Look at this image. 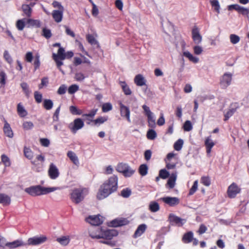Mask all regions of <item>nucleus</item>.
Listing matches in <instances>:
<instances>
[{
    "instance_id": "17",
    "label": "nucleus",
    "mask_w": 249,
    "mask_h": 249,
    "mask_svg": "<svg viewBox=\"0 0 249 249\" xmlns=\"http://www.w3.org/2000/svg\"><path fill=\"white\" fill-rule=\"evenodd\" d=\"M192 38L196 44H198L202 41V36L199 33V30L196 26L192 29Z\"/></svg>"
},
{
    "instance_id": "26",
    "label": "nucleus",
    "mask_w": 249,
    "mask_h": 249,
    "mask_svg": "<svg viewBox=\"0 0 249 249\" xmlns=\"http://www.w3.org/2000/svg\"><path fill=\"white\" fill-rule=\"evenodd\" d=\"M67 156L72 161L73 164L78 165L79 164V160L76 154L71 151H69L67 153Z\"/></svg>"
},
{
    "instance_id": "30",
    "label": "nucleus",
    "mask_w": 249,
    "mask_h": 249,
    "mask_svg": "<svg viewBox=\"0 0 249 249\" xmlns=\"http://www.w3.org/2000/svg\"><path fill=\"white\" fill-rule=\"evenodd\" d=\"M193 239V233L192 231H189L183 235L182 241L185 243L191 242Z\"/></svg>"
},
{
    "instance_id": "1",
    "label": "nucleus",
    "mask_w": 249,
    "mask_h": 249,
    "mask_svg": "<svg viewBox=\"0 0 249 249\" xmlns=\"http://www.w3.org/2000/svg\"><path fill=\"white\" fill-rule=\"evenodd\" d=\"M118 188V178L113 176L106 180L100 187L97 195L99 200L103 199L115 192Z\"/></svg>"
},
{
    "instance_id": "57",
    "label": "nucleus",
    "mask_w": 249,
    "mask_h": 249,
    "mask_svg": "<svg viewBox=\"0 0 249 249\" xmlns=\"http://www.w3.org/2000/svg\"><path fill=\"white\" fill-rule=\"evenodd\" d=\"M42 36L47 39L50 38L52 36L51 30L45 28H43Z\"/></svg>"
},
{
    "instance_id": "10",
    "label": "nucleus",
    "mask_w": 249,
    "mask_h": 249,
    "mask_svg": "<svg viewBox=\"0 0 249 249\" xmlns=\"http://www.w3.org/2000/svg\"><path fill=\"white\" fill-rule=\"evenodd\" d=\"M119 106L121 116L123 118H126L127 121L129 123H130V111L129 108L124 105L121 102L119 103Z\"/></svg>"
},
{
    "instance_id": "47",
    "label": "nucleus",
    "mask_w": 249,
    "mask_h": 249,
    "mask_svg": "<svg viewBox=\"0 0 249 249\" xmlns=\"http://www.w3.org/2000/svg\"><path fill=\"white\" fill-rule=\"evenodd\" d=\"M1 161L4 164L5 167H9L11 165L10 159L5 154H2L1 156Z\"/></svg>"
},
{
    "instance_id": "24",
    "label": "nucleus",
    "mask_w": 249,
    "mask_h": 249,
    "mask_svg": "<svg viewBox=\"0 0 249 249\" xmlns=\"http://www.w3.org/2000/svg\"><path fill=\"white\" fill-rule=\"evenodd\" d=\"M11 198L7 195L4 194H0V203L3 205H8L10 204Z\"/></svg>"
},
{
    "instance_id": "48",
    "label": "nucleus",
    "mask_w": 249,
    "mask_h": 249,
    "mask_svg": "<svg viewBox=\"0 0 249 249\" xmlns=\"http://www.w3.org/2000/svg\"><path fill=\"white\" fill-rule=\"evenodd\" d=\"M135 172V170L132 169L129 165L126 167L123 175L125 177H131Z\"/></svg>"
},
{
    "instance_id": "23",
    "label": "nucleus",
    "mask_w": 249,
    "mask_h": 249,
    "mask_svg": "<svg viewBox=\"0 0 249 249\" xmlns=\"http://www.w3.org/2000/svg\"><path fill=\"white\" fill-rule=\"evenodd\" d=\"M134 82L138 86H142L145 85V80L141 74H138L135 77Z\"/></svg>"
},
{
    "instance_id": "41",
    "label": "nucleus",
    "mask_w": 249,
    "mask_h": 249,
    "mask_svg": "<svg viewBox=\"0 0 249 249\" xmlns=\"http://www.w3.org/2000/svg\"><path fill=\"white\" fill-rule=\"evenodd\" d=\"M157 136L156 132L153 129H149L147 132L146 137L148 139L150 140H154Z\"/></svg>"
},
{
    "instance_id": "13",
    "label": "nucleus",
    "mask_w": 249,
    "mask_h": 249,
    "mask_svg": "<svg viewBox=\"0 0 249 249\" xmlns=\"http://www.w3.org/2000/svg\"><path fill=\"white\" fill-rule=\"evenodd\" d=\"M102 229L98 227H91L89 229V236L92 239H101Z\"/></svg>"
},
{
    "instance_id": "28",
    "label": "nucleus",
    "mask_w": 249,
    "mask_h": 249,
    "mask_svg": "<svg viewBox=\"0 0 249 249\" xmlns=\"http://www.w3.org/2000/svg\"><path fill=\"white\" fill-rule=\"evenodd\" d=\"M17 111L20 117H24L28 114L27 111L20 103L18 104L17 106Z\"/></svg>"
},
{
    "instance_id": "46",
    "label": "nucleus",
    "mask_w": 249,
    "mask_h": 249,
    "mask_svg": "<svg viewBox=\"0 0 249 249\" xmlns=\"http://www.w3.org/2000/svg\"><path fill=\"white\" fill-rule=\"evenodd\" d=\"M24 154L28 159L31 160L33 158V153L32 150L26 147L24 148Z\"/></svg>"
},
{
    "instance_id": "60",
    "label": "nucleus",
    "mask_w": 249,
    "mask_h": 249,
    "mask_svg": "<svg viewBox=\"0 0 249 249\" xmlns=\"http://www.w3.org/2000/svg\"><path fill=\"white\" fill-rule=\"evenodd\" d=\"M33 123L31 121H26L23 123V127L25 130H30L34 127Z\"/></svg>"
},
{
    "instance_id": "21",
    "label": "nucleus",
    "mask_w": 249,
    "mask_h": 249,
    "mask_svg": "<svg viewBox=\"0 0 249 249\" xmlns=\"http://www.w3.org/2000/svg\"><path fill=\"white\" fill-rule=\"evenodd\" d=\"M3 131L6 136L9 138H12L13 137L14 134L12 130L10 127V124L6 120H4Z\"/></svg>"
},
{
    "instance_id": "64",
    "label": "nucleus",
    "mask_w": 249,
    "mask_h": 249,
    "mask_svg": "<svg viewBox=\"0 0 249 249\" xmlns=\"http://www.w3.org/2000/svg\"><path fill=\"white\" fill-rule=\"evenodd\" d=\"M67 89V87L65 85L63 84L61 85L57 90V94L59 95L64 94L66 92Z\"/></svg>"
},
{
    "instance_id": "18",
    "label": "nucleus",
    "mask_w": 249,
    "mask_h": 249,
    "mask_svg": "<svg viewBox=\"0 0 249 249\" xmlns=\"http://www.w3.org/2000/svg\"><path fill=\"white\" fill-rule=\"evenodd\" d=\"M177 178V172L172 173L169 177L166 186H168L169 189H173L176 185V181Z\"/></svg>"
},
{
    "instance_id": "22",
    "label": "nucleus",
    "mask_w": 249,
    "mask_h": 249,
    "mask_svg": "<svg viewBox=\"0 0 249 249\" xmlns=\"http://www.w3.org/2000/svg\"><path fill=\"white\" fill-rule=\"evenodd\" d=\"M147 117V121L148 123V126L151 128H155L156 124V117L153 113L146 116Z\"/></svg>"
},
{
    "instance_id": "44",
    "label": "nucleus",
    "mask_w": 249,
    "mask_h": 249,
    "mask_svg": "<svg viewBox=\"0 0 249 249\" xmlns=\"http://www.w3.org/2000/svg\"><path fill=\"white\" fill-rule=\"evenodd\" d=\"M183 144V141L179 139L176 141L174 144V148L177 151H179L181 149Z\"/></svg>"
},
{
    "instance_id": "34",
    "label": "nucleus",
    "mask_w": 249,
    "mask_h": 249,
    "mask_svg": "<svg viewBox=\"0 0 249 249\" xmlns=\"http://www.w3.org/2000/svg\"><path fill=\"white\" fill-rule=\"evenodd\" d=\"M149 209L152 212H157L160 210L159 204L156 201H151L150 203Z\"/></svg>"
},
{
    "instance_id": "35",
    "label": "nucleus",
    "mask_w": 249,
    "mask_h": 249,
    "mask_svg": "<svg viewBox=\"0 0 249 249\" xmlns=\"http://www.w3.org/2000/svg\"><path fill=\"white\" fill-rule=\"evenodd\" d=\"M120 85L125 95H129L131 94V89L125 82H120Z\"/></svg>"
},
{
    "instance_id": "53",
    "label": "nucleus",
    "mask_w": 249,
    "mask_h": 249,
    "mask_svg": "<svg viewBox=\"0 0 249 249\" xmlns=\"http://www.w3.org/2000/svg\"><path fill=\"white\" fill-rule=\"evenodd\" d=\"M236 111L235 108H231L225 114L224 117L225 118L224 120L225 121H227L231 116L233 115V114L234 113V112Z\"/></svg>"
},
{
    "instance_id": "2",
    "label": "nucleus",
    "mask_w": 249,
    "mask_h": 249,
    "mask_svg": "<svg viewBox=\"0 0 249 249\" xmlns=\"http://www.w3.org/2000/svg\"><path fill=\"white\" fill-rule=\"evenodd\" d=\"M59 189V187H45L40 185L26 188L25 192L32 196L46 195Z\"/></svg>"
},
{
    "instance_id": "40",
    "label": "nucleus",
    "mask_w": 249,
    "mask_h": 249,
    "mask_svg": "<svg viewBox=\"0 0 249 249\" xmlns=\"http://www.w3.org/2000/svg\"><path fill=\"white\" fill-rule=\"evenodd\" d=\"M139 172L142 176L146 175L148 172L147 165L145 164L141 165L139 168Z\"/></svg>"
},
{
    "instance_id": "49",
    "label": "nucleus",
    "mask_w": 249,
    "mask_h": 249,
    "mask_svg": "<svg viewBox=\"0 0 249 249\" xmlns=\"http://www.w3.org/2000/svg\"><path fill=\"white\" fill-rule=\"evenodd\" d=\"M159 176L160 178L162 179H166L169 177L170 176L169 172H168L166 169H161L159 171Z\"/></svg>"
},
{
    "instance_id": "45",
    "label": "nucleus",
    "mask_w": 249,
    "mask_h": 249,
    "mask_svg": "<svg viewBox=\"0 0 249 249\" xmlns=\"http://www.w3.org/2000/svg\"><path fill=\"white\" fill-rule=\"evenodd\" d=\"M25 18L19 19L17 21L16 27L19 31L23 30L25 27Z\"/></svg>"
},
{
    "instance_id": "14",
    "label": "nucleus",
    "mask_w": 249,
    "mask_h": 249,
    "mask_svg": "<svg viewBox=\"0 0 249 249\" xmlns=\"http://www.w3.org/2000/svg\"><path fill=\"white\" fill-rule=\"evenodd\" d=\"M128 223L129 221L126 218H116L110 222L109 226L112 227H118L126 225Z\"/></svg>"
},
{
    "instance_id": "6",
    "label": "nucleus",
    "mask_w": 249,
    "mask_h": 249,
    "mask_svg": "<svg viewBox=\"0 0 249 249\" xmlns=\"http://www.w3.org/2000/svg\"><path fill=\"white\" fill-rule=\"evenodd\" d=\"M228 9L229 11L235 10L239 14L249 18V8H245L237 4H235L229 5L228 6Z\"/></svg>"
},
{
    "instance_id": "12",
    "label": "nucleus",
    "mask_w": 249,
    "mask_h": 249,
    "mask_svg": "<svg viewBox=\"0 0 249 249\" xmlns=\"http://www.w3.org/2000/svg\"><path fill=\"white\" fill-rule=\"evenodd\" d=\"M168 220L172 225H176L178 226H182L186 222L185 220L182 219L173 213H170L169 214Z\"/></svg>"
},
{
    "instance_id": "3",
    "label": "nucleus",
    "mask_w": 249,
    "mask_h": 249,
    "mask_svg": "<svg viewBox=\"0 0 249 249\" xmlns=\"http://www.w3.org/2000/svg\"><path fill=\"white\" fill-rule=\"evenodd\" d=\"M88 193V190L86 188H75L71 194V198L72 202L78 204L83 201Z\"/></svg>"
},
{
    "instance_id": "8",
    "label": "nucleus",
    "mask_w": 249,
    "mask_h": 249,
    "mask_svg": "<svg viewBox=\"0 0 249 249\" xmlns=\"http://www.w3.org/2000/svg\"><path fill=\"white\" fill-rule=\"evenodd\" d=\"M86 221L91 225L99 226L104 221V218L100 215H90L86 218Z\"/></svg>"
},
{
    "instance_id": "32",
    "label": "nucleus",
    "mask_w": 249,
    "mask_h": 249,
    "mask_svg": "<svg viewBox=\"0 0 249 249\" xmlns=\"http://www.w3.org/2000/svg\"><path fill=\"white\" fill-rule=\"evenodd\" d=\"M20 87L27 97L30 96L31 90L29 89V86L26 82H23L20 84Z\"/></svg>"
},
{
    "instance_id": "51",
    "label": "nucleus",
    "mask_w": 249,
    "mask_h": 249,
    "mask_svg": "<svg viewBox=\"0 0 249 249\" xmlns=\"http://www.w3.org/2000/svg\"><path fill=\"white\" fill-rule=\"evenodd\" d=\"M79 90V86L76 84H73L69 87L68 88V92L70 94H72L75 93Z\"/></svg>"
},
{
    "instance_id": "61",
    "label": "nucleus",
    "mask_w": 249,
    "mask_h": 249,
    "mask_svg": "<svg viewBox=\"0 0 249 249\" xmlns=\"http://www.w3.org/2000/svg\"><path fill=\"white\" fill-rule=\"evenodd\" d=\"M183 129L186 131H190L193 129L191 122L190 121L187 120L185 121L183 125Z\"/></svg>"
},
{
    "instance_id": "19",
    "label": "nucleus",
    "mask_w": 249,
    "mask_h": 249,
    "mask_svg": "<svg viewBox=\"0 0 249 249\" xmlns=\"http://www.w3.org/2000/svg\"><path fill=\"white\" fill-rule=\"evenodd\" d=\"M147 226L145 224L140 225L136 230L133 237L136 238L141 236L145 231Z\"/></svg>"
},
{
    "instance_id": "56",
    "label": "nucleus",
    "mask_w": 249,
    "mask_h": 249,
    "mask_svg": "<svg viewBox=\"0 0 249 249\" xmlns=\"http://www.w3.org/2000/svg\"><path fill=\"white\" fill-rule=\"evenodd\" d=\"M230 38L231 43L233 44H237L240 41L239 36L234 34H231L230 36Z\"/></svg>"
},
{
    "instance_id": "63",
    "label": "nucleus",
    "mask_w": 249,
    "mask_h": 249,
    "mask_svg": "<svg viewBox=\"0 0 249 249\" xmlns=\"http://www.w3.org/2000/svg\"><path fill=\"white\" fill-rule=\"evenodd\" d=\"M34 59L33 53L31 52H27L25 55V60L27 62L31 63Z\"/></svg>"
},
{
    "instance_id": "55",
    "label": "nucleus",
    "mask_w": 249,
    "mask_h": 249,
    "mask_svg": "<svg viewBox=\"0 0 249 249\" xmlns=\"http://www.w3.org/2000/svg\"><path fill=\"white\" fill-rule=\"evenodd\" d=\"M212 6L214 7V10L218 13H219L220 5L217 0H211L210 1Z\"/></svg>"
},
{
    "instance_id": "20",
    "label": "nucleus",
    "mask_w": 249,
    "mask_h": 249,
    "mask_svg": "<svg viewBox=\"0 0 249 249\" xmlns=\"http://www.w3.org/2000/svg\"><path fill=\"white\" fill-rule=\"evenodd\" d=\"M63 10H53L52 16L55 22L59 23L62 21Z\"/></svg>"
},
{
    "instance_id": "36",
    "label": "nucleus",
    "mask_w": 249,
    "mask_h": 249,
    "mask_svg": "<svg viewBox=\"0 0 249 249\" xmlns=\"http://www.w3.org/2000/svg\"><path fill=\"white\" fill-rule=\"evenodd\" d=\"M107 120V117L101 116L97 118L96 119L92 121L95 125L99 126L101 124H103Z\"/></svg>"
},
{
    "instance_id": "62",
    "label": "nucleus",
    "mask_w": 249,
    "mask_h": 249,
    "mask_svg": "<svg viewBox=\"0 0 249 249\" xmlns=\"http://www.w3.org/2000/svg\"><path fill=\"white\" fill-rule=\"evenodd\" d=\"M198 187V181L196 180L194 181V184L190 189L189 193L190 196L193 195L196 191Z\"/></svg>"
},
{
    "instance_id": "39",
    "label": "nucleus",
    "mask_w": 249,
    "mask_h": 249,
    "mask_svg": "<svg viewBox=\"0 0 249 249\" xmlns=\"http://www.w3.org/2000/svg\"><path fill=\"white\" fill-rule=\"evenodd\" d=\"M69 110L70 112L74 115H80L82 114V111L76 107L71 106L70 107Z\"/></svg>"
},
{
    "instance_id": "50",
    "label": "nucleus",
    "mask_w": 249,
    "mask_h": 249,
    "mask_svg": "<svg viewBox=\"0 0 249 249\" xmlns=\"http://www.w3.org/2000/svg\"><path fill=\"white\" fill-rule=\"evenodd\" d=\"M131 194V191L130 189L126 188L122 190L121 195L124 198H128Z\"/></svg>"
},
{
    "instance_id": "5",
    "label": "nucleus",
    "mask_w": 249,
    "mask_h": 249,
    "mask_svg": "<svg viewBox=\"0 0 249 249\" xmlns=\"http://www.w3.org/2000/svg\"><path fill=\"white\" fill-rule=\"evenodd\" d=\"M232 74L230 72H225L220 77V86L221 89H226L229 86L231 82Z\"/></svg>"
},
{
    "instance_id": "42",
    "label": "nucleus",
    "mask_w": 249,
    "mask_h": 249,
    "mask_svg": "<svg viewBox=\"0 0 249 249\" xmlns=\"http://www.w3.org/2000/svg\"><path fill=\"white\" fill-rule=\"evenodd\" d=\"M86 38L89 43H90L92 45H97L99 46V43L98 41L96 40L94 37L90 34H88L86 36Z\"/></svg>"
},
{
    "instance_id": "29",
    "label": "nucleus",
    "mask_w": 249,
    "mask_h": 249,
    "mask_svg": "<svg viewBox=\"0 0 249 249\" xmlns=\"http://www.w3.org/2000/svg\"><path fill=\"white\" fill-rule=\"evenodd\" d=\"M65 50L62 47H60L58 50L57 54L53 53V57H59L61 60H64L66 58Z\"/></svg>"
},
{
    "instance_id": "37",
    "label": "nucleus",
    "mask_w": 249,
    "mask_h": 249,
    "mask_svg": "<svg viewBox=\"0 0 249 249\" xmlns=\"http://www.w3.org/2000/svg\"><path fill=\"white\" fill-rule=\"evenodd\" d=\"M56 241L60 244L66 246L69 243L70 239L69 236H64L59 238H57Z\"/></svg>"
},
{
    "instance_id": "33",
    "label": "nucleus",
    "mask_w": 249,
    "mask_h": 249,
    "mask_svg": "<svg viewBox=\"0 0 249 249\" xmlns=\"http://www.w3.org/2000/svg\"><path fill=\"white\" fill-rule=\"evenodd\" d=\"M27 23L29 25V26L36 28H39L41 26L40 20L37 19L29 18L27 20Z\"/></svg>"
},
{
    "instance_id": "16",
    "label": "nucleus",
    "mask_w": 249,
    "mask_h": 249,
    "mask_svg": "<svg viewBox=\"0 0 249 249\" xmlns=\"http://www.w3.org/2000/svg\"><path fill=\"white\" fill-rule=\"evenodd\" d=\"M48 175L52 179L57 178L59 175V172L57 167L53 164L51 163L48 170Z\"/></svg>"
},
{
    "instance_id": "58",
    "label": "nucleus",
    "mask_w": 249,
    "mask_h": 249,
    "mask_svg": "<svg viewBox=\"0 0 249 249\" xmlns=\"http://www.w3.org/2000/svg\"><path fill=\"white\" fill-rule=\"evenodd\" d=\"M60 106H59L55 110L53 116V122H58L59 121V115L60 111Z\"/></svg>"
},
{
    "instance_id": "52",
    "label": "nucleus",
    "mask_w": 249,
    "mask_h": 249,
    "mask_svg": "<svg viewBox=\"0 0 249 249\" xmlns=\"http://www.w3.org/2000/svg\"><path fill=\"white\" fill-rule=\"evenodd\" d=\"M128 166V165L126 163H120L117 165L116 170L119 172L123 174Z\"/></svg>"
},
{
    "instance_id": "9",
    "label": "nucleus",
    "mask_w": 249,
    "mask_h": 249,
    "mask_svg": "<svg viewBox=\"0 0 249 249\" xmlns=\"http://www.w3.org/2000/svg\"><path fill=\"white\" fill-rule=\"evenodd\" d=\"M241 189L235 183H231L228 187L227 194L229 197L234 198L240 192Z\"/></svg>"
},
{
    "instance_id": "15",
    "label": "nucleus",
    "mask_w": 249,
    "mask_h": 249,
    "mask_svg": "<svg viewBox=\"0 0 249 249\" xmlns=\"http://www.w3.org/2000/svg\"><path fill=\"white\" fill-rule=\"evenodd\" d=\"M118 234V231L114 229L107 230L104 231L102 230L101 236H103L102 238L107 240H111L113 237L117 236Z\"/></svg>"
},
{
    "instance_id": "7",
    "label": "nucleus",
    "mask_w": 249,
    "mask_h": 249,
    "mask_svg": "<svg viewBox=\"0 0 249 249\" xmlns=\"http://www.w3.org/2000/svg\"><path fill=\"white\" fill-rule=\"evenodd\" d=\"M47 240V237L45 235L34 236L28 239V245L32 246L39 245L45 242Z\"/></svg>"
},
{
    "instance_id": "11",
    "label": "nucleus",
    "mask_w": 249,
    "mask_h": 249,
    "mask_svg": "<svg viewBox=\"0 0 249 249\" xmlns=\"http://www.w3.org/2000/svg\"><path fill=\"white\" fill-rule=\"evenodd\" d=\"M160 200L171 207H174L178 205L180 202L179 199L177 197H161Z\"/></svg>"
},
{
    "instance_id": "4",
    "label": "nucleus",
    "mask_w": 249,
    "mask_h": 249,
    "mask_svg": "<svg viewBox=\"0 0 249 249\" xmlns=\"http://www.w3.org/2000/svg\"><path fill=\"white\" fill-rule=\"evenodd\" d=\"M84 126V121L80 118H76L69 124L68 128L72 133L75 134L78 130L82 128Z\"/></svg>"
},
{
    "instance_id": "54",
    "label": "nucleus",
    "mask_w": 249,
    "mask_h": 249,
    "mask_svg": "<svg viewBox=\"0 0 249 249\" xmlns=\"http://www.w3.org/2000/svg\"><path fill=\"white\" fill-rule=\"evenodd\" d=\"M214 144H215L214 142L211 139V136L206 138L205 141V145L206 146V147L213 148Z\"/></svg>"
},
{
    "instance_id": "27",
    "label": "nucleus",
    "mask_w": 249,
    "mask_h": 249,
    "mask_svg": "<svg viewBox=\"0 0 249 249\" xmlns=\"http://www.w3.org/2000/svg\"><path fill=\"white\" fill-rule=\"evenodd\" d=\"M183 55L188 58L190 61L194 63H197L199 61V58L197 57L194 56L189 52L184 51Z\"/></svg>"
},
{
    "instance_id": "59",
    "label": "nucleus",
    "mask_w": 249,
    "mask_h": 249,
    "mask_svg": "<svg viewBox=\"0 0 249 249\" xmlns=\"http://www.w3.org/2000/svg\"><path fill=\"white\" fill-rule=\"evenodd\" d=\"M112 109V105L109 103H105L102 106V111L107 112Z\"/></svg>"
},
{
    "instance_id": "38",
    "label": "nucleus",
    "mask_w": 249,
    "mask_h": 249,
    "mask_svg": "<svg viewBox=\"0 0 249 249\" xmlns=\"http://www.w3.org/2000/svg\"><path fill=\"white\" fill-rule=\"evenodd\" d=\"M33 65L34 66V71H36V70L39 69L40 65V55L38 54H36L34 59Z\"/></svg>"
},
{
    "instance_id": "31",
    "label": "nucleus",
    "mask_w": 249,
    "mask_h": 249,
    "mask_svg": "<svg viewBox=\"0 0 249 249\" xmlns=\"http://www.w3.org/2000/svg\"><path fill=\"white\" fill-rule=\"evenodd\" d=\"M22 9L24 13V15L27 17H30L32 14V8L29 5L23 4Z\"/></svg>"
},
{
    "instance_id": "25",
    "label": "nucleus",
    "mask_w": 249,
    "mask_h": 249,
    "mask_svg": "<svg viewBox=\"0 0 249 249\" xmlns=\"http://www.w3.org/2000/svg\"><path fill=\"white\" fill-rule=\"evenodd\" d=\"M23 243L19 240H16L12 242H8L5 244V246L10 249H14L18 247L23 246Z\"/></svg>"
},
{
    "instance_id": "43",
    "label": "nucleus",
    "mask_w": 249,
    "mask_h": 249,
    "mask_svg": "<svg viewBox=\"0 0 249 249\" xmlns=\"http://www.w3.org/2000/svg\"><path fill=\"white\" fill-rule=\"evenodd\" d=\"M53 102L50 99H45L43 101V107L47 110H50L53 107Z\"/></svg>"
}]
</instances>
